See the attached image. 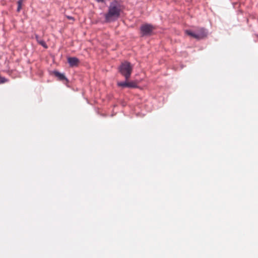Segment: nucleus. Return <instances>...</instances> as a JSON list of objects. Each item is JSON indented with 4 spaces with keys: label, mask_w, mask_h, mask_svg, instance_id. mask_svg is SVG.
Here are the masks:
<instances>
[{
    "label": "nucleus",
    "mask_w": 258,
    "mask_h": 258,
    "mask_svg": "<svg viewBox=\"0 0 258 258\" xmlns=\"http://www.w3.org/2000/svg\"><path fill=\"white\" fill-rule=\"evenodd\" d=\"M121 6L117 1L111 2L108 8L107 12L104 14L105 21L108 23L116 21L120 16Z\"/></svg>",
    "instance_id": "obj_1"
},
{
    "label": "nucleus",
    "mask_w": 258,
    "mask_h": 258,
    "mask_svg": "<svg viewBox=\"0 0 258 258\" xmlns=\"http://www.w3.org/2000/svg\"><path fill=\"white\" fill-rule=\"evenodd\" d=\"M133 70V66L127 61L121 62L118 67L119 72L124 77L125 81H127L132 74Z\"/></svg>",
    "instance_id": "obj_2"
},
{
    "label": "nucleus",
    "mask_w": 258,
    "mask_h": 258,
    "mask_svg": "<svg viewBox=\"0 0 258 258\" xmlns=\"http://www.w3.org/2000/svg\"><path fill=\"white\" fill-rule=\"evenodd\" d=\"M155 27L149 24H143L141 26L140 30L142 36L151 35Z\"/></svg>",
    "instance_id": "obj_3"
},
{
    "label": "nucleus",
    "mask_w": 258,
    "mask_h": 258,
    "mask_svg": "<svg viewBox=\"0 0 258 258\" xmlns=\"http://www.w3.org/2000/svg\"><path fill=\"white\" fill-rule=\"evenodd\" d=\"M68 61L71 67L78 66L80 62L79 59L76 57H68Z\"/></svg>",
    "instance_id": "obj_4"
},
{
    "label": "nucleus",
    "mask_w": 258,
    "mask_h": 258,
    "mask_svg": "<svg viewBox=\"0 0 258 258\" xmlns=\"http://www.w3.org/2000/svg\"><path fill=\"white\" fill-rule=\"evenodd\" d=\"M196 32L197 35V39H203L207 36L206 30L203 28L199 29Z\"/></svg>",
    "instance_id": "obj_5"
},
{
    "label": "nucleus",
    "mask_w": 258,
    "mask_h": 258,
    "mask_svg": "<svg viewBox=\"0 0 258 258\" xmlns=\"http://www.w3.org/2000/svg\"><path fill=\"white\" fill-rule=\"evenodd\" d=\"M54 74L55 76L57 77L60 81H66L68 82L67 79L63 74H61L57 71H55L54 72Z\"/></svg>",
    "instance_id": "obj_6"
},
{
    "label": "nucleus",
    "mask_w": 258,
    "mask_h": 258,
    "mask_svg": "<svg viewBox=\"0 0 258 258\" xmlns=\"http://www.w3.org/2000/svg\"><path fill=\"white\" fill-rule=\"evenodd\" d=\"M185 33L187 35L190 36V37H193V38H196V39H197V34H196V32H192V31H191L190 30H186L185 31Z\"/></svg>",
    "instance_id": "obj_7"
},
{
    "label": "nucleus",
    "mask_w": 258,
    "mask_h": 258,
    "mask_svg": "<svg viewBox=\"0 0 258 258\" xmlns=\"http://www.w3.org/2000/svg\"><path fill=\"white\" fill-rule=\"evenodd\" d=\"M36 38L37 41L39 44H40L41 45H42L43 47H44L45 48H47V46L46 44L43 40H39L38 36H36Z\"/></svg>",
    "instance_id": "obj_8"
},
{
    "label": "nucleus",
    "mask_w": 258,
    "mask_h": 258,
    "mask_svg": "<svg viewBox=\"0 0 258 258\" xmlns=\"http://www.w3.org/2000/svg\"><path fill=\"white\" fill-rule=\"evenodd\" d=\"M127 87L129 88H137V84L136 82H127Z\"/></svg>",
    "instance_id": "obj_9"
},
{
    "label": "nucleus",
    "mask_w": 258,
    "mask_h": 258,
    "mask_svg": "<svg viewBox=\"0 0 258 258\" xmlns=\"http://www.w3.org/2000/svg\"><path fill=\"white\" fill-rule=\"evenodd\" d=\"M127 81H126L125 82H118L117 85L120 87H127Z\"/></svg>",
    "instance_id": "obj_10"
},
{
    "label": "nucleus",
    "mask_w": 258,
    "mask_h": 258,
    "mask_svg": "<svg viewBox=\"0 0 258 258\" xmlns=\"http://www.w3.org/2000/svg\"><path fill=\"white\" fill-rule=\"evenodd\" d=\"M22 0H19L18 2V8H17V11L18 12H19L21 9V7H22Z\"/></svg>",
    "instance_id": "obj_11"
},
{
    "label": "nucleus",
    "mask_w": 258,
    "mask_h": 258,
    "mask_svg": "<svg viewBox=\"0 0 258 258\" xmlns=\"http://www.w3.org/2000/svg\"><path fill=\"white\" fill-rule=\"evenodd\" d=\"M6 82H7V80L5 78L0 76V84L5 83Z\"/></svg>",
    "instance_id": "obj_12"
},
{
    "label": "nucleus",
    "mask_w": 258,
    "mask_h": 258,
    "mask_svg": "<svg viewBox=\"0 0 258 258\" xmlns=\"http://www.w3.org/2000/svg\"><path fill=\"white\" fill-rule=\"evenodd\" d=\"M98 3H104L105 0H96Z\"/></svg>",
    "instance_id": "obj_13"
},
{
    "label": "nucleus",
    "mask_w": 258,
    "mask_h": 258,
    "mask_svg": "<svg viewBox=\"0 0 258 258\" xmlns=\"http://www.w3.org/2000/svg\"><path fill=\"white\" fill-rule=\"evenodd\" d=\"M68 18H69V19H72V17H68Z\"/></svg>",
    "instance_id": "obj_14"
}]
</instances>
